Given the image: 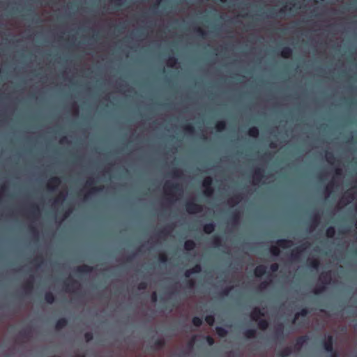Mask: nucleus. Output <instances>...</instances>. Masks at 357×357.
Returning <instances> with one entry per match:
<instances>
[{"label":"nucleus","mask_w":357,"mask_h":357,"mask_svg":"<svg viewBox=\"0 0 357 357\" xmlns=\"http://www.w3.org/2000/svg\"><path fill=\"white\" fill-rule=\"evenodd\" d=\"M334 185H335V181L333 180V181H331L326 187V192H327L328 193H330L331 192V189L332 187H333Z\"/></svg>","instance_id":"obj_59"},{"label":"nucleus","mask_w":357,"mask_h":357,"mask_svg":"<svg viewBox=\"0 0 357 357\" xmlns=\"http://www.w3.org/2000/svg\"><path fill=\"white\" fill-rule=\"evenodd\" d=\"M195 32H196L198 36H201L203 38H205L206 36V32L199 27H197L194 29Z\"/></svg>","instance_id":"obj_44"},{"label":"nucleus","mask_w":357,"mask_h":357,"mask_svg":"<svg viewBox=\"0 0 357 357\" xmlns=\"http://www.w3.org/2000/svg\"><path fill=\"white\" fill-rule=\"evenodd\" d=\"M148 287V284L146 282H141L137 285V289L139 290H145Z\"/></svg>","instance_id":"obj_53"},{"label":"nucleus","mask_w":357,"mask_h":357,"mask_svg":"<svg viewBox=\"0 0 357 357\" xmlns=\"http://www.w3.org/2000/svg\"><path fill=\"white\" fill-rule=\"evenodd\" d=\"M226 128V122L225 121H218L215 124V129L218 132H222Z\"/></svg>","instance_id":"obj_33"},{"label":"nucleus","mask_w":357,"mask_h":357,"mask_svg":"<svg viewBox=\"0 0 357 357\" xmlns=\"http://www.w3.org/2000/svg\"><path fill=\"white\" fill-rule=\"evenodd\" d=\"M78 284L77 280L69 279L64 282V285L66 287V291L70 292H75V285Z\"/></svg>","instance_id":"obj_11"},{"label":"nucleus","mask_w":357,"mask_h":357,"mask_svg":"<svg viewBox=\"0 0 357 357\" xmlns=\"http://www.w3.org/2000/svg\"><path fill=\"white\" fill-rule=\"evenodd\" d=\"M331 275H330V273L326 272V273H322L321 274V276H320V280L321 282H322V284L321 285H318L314 290H313V293L315 294V295H319L321 294V293H323L326 287V284H328L330 283L331 282Z\"/></svg>","instance_id":"obj_2"},{"label":"nucleus","mask_w":357,"mask_h":357,"mask_svg":"<svg viewBox=\"0 0 357 357\" xmlns=\"http://www.w3.org/2000/svg\"><path fill=\"white\" fill-rule=\"evenodd\" d=\"M241 200V196L239 194L234 195L232 197H231L228 200V203L229 204L236 205L239 203Z\"/></svg>","instance_id":"obj_29"},{"label":"nucleus","mask_w":357,"mask_h":357,"mask_svg":"<svg viewBox=\"0 0 357 357\" xmlns=\"http://www.w3.org/2000/svg\"><path fill=\"white\" fill-rule=\"evenodd\" d=\"M166 344V342L164 339L158 338L154 342L153 349L155 350H160L162 349Z\"/></svg>","instance_id":"obj_20"},{"label":"nucleus","mask_w":357,"mask_h":357,"mask_svg":"<svg viewBox=\"0 0 357 357\" xmlns=\"http://www.w3.org/2000/svg\"><path fill=\"white\" fill-rule=\"evenodd\" d=\"M212 245L214 248L222 247L223 244L221 238L218 236H213Z\"/></svg>","instance_id":"obj_25"},{"label":"nucleus","mask_w":357,"mask_h":357,"mask_svg":"<svg viewBox=\"0 0 357 357\" xmlns=\"http://www.w3.org/2000/svg\"><path fill=\"white\" fill-rule=\"evenodd\" d=\"M182 171L177 167L172 168L169 172V175L174 178H180L182 176Z\"/></svg>","instance_id":"obj_28"},{"label":"nucleus","mask_w":357,"mask_h":357,"mask_svg":"<svg viewBox=\"0 0 357 357\" xmlns=\"http://www.w3.org/2000/svg\"><path fill=\"white\" fill-rule=\"evenodd\" d=\"M312 225H314V227L317 226L319 224V218L318 215H315L314 217H312Z\"/></svg>","instance_id":"obj_58"},{"label":"nucleus","mask_w":357,"mask_h":357,"mask_svg":"<svg viewBox=\"0 0 357 357\" xmlns=\"http://www.w3.org/2000/svg\"><path fill=\"white\" fill-rule=\"evenodd\" d=\"M326 161L330 164H333L335 160V158L333 153L329 151L326 152Z\"/></svg>","instance_id":"obj_37"},{"label":"nucleus","mask_w":357,"mask_h":357,"mask_svg":"<svg viewBox=\"0 0 357 357\" xmlns=\"http://www.w3.org/2000/svg\"><path fill=\"white\" fill-rule=\"evenodd\" d=\"M30 332L27 330H22L20 331L19 335L22 337H27L29 336Z\"/></svg>","instance_id":"obj_56"},{"label":"nucleus","mask_w":357,"mask_h":357,"mask_svg":"<svg viewBox=\"0 0 357 357\" xmlns=\"http://www.w3.org/2000/svg\"><path fill=\"white\" fill-rule=\"evenodd\" d=\"M164 190L166 194L173 196L176 192H181L182 188L179 183L167 181L164 185Z\"/></svg>","instance_id":"obj_3"},{"label":"nucleus","mask_w":357,"mask_h":357,"mask_svg":"<svg viewBox=\"0 0 357 357\" xmlns=\"http://www.w3.org/2000/svg\"><path fill=\"white\" fill-rule=\"evenodd\" d=\"M193 274L199 273L202 271V266L200 264H195L192 268H191Z\"/></svg>","instance_id":"obj_49"},{"label":"nucleus","mask_w":357,"mask_h":357,"mask_svg":"<svg viewBox=\"0 0 357 357\" xmlns=\"http://www.w3.org/2000/svg\"><path fill=\"white\" fill-rule=\"evenodd\" d=\"M268 13V17H275L277 15V13L274 8L269 10Z\"/></svg>","instance_id":"obj_61"},{"label":"nucleus","mask_w":357,"mask_h":357,"mask_svg":"<svg viewBox=\"0 0 357 357\" xmlns=\"http://www.w3.org/2000/svg\"><path fill=\"white\" fill-rule=\"evenodd\" d=\"M183 130L185 133L190 134V135L194 134L195 132V127L190 123L184 125Z\"/></svg>","instance_id":"obj_31"},{"label":"nucleus","mask_w":357,"mask_h":357,"mask_svg":"<svg viewBox=\"0 0 357 357\" xmlns=\"http://www.w3.org/2000/svg\"><path fill=\"white\" fill-rule=\"evenodd\" d=\"M248 134L249 136L256 138L259 136V131L257 127L253 126L248 129Z\"/></svg>","instance_id":"obj_27"},{"label":"nucleus","mask_w":357,"mask_h":357,"mask_svg":"<svg viewBox=\"0 0 357 357\" xmlns=\"http://www.w3.org/2000/svg\"><path fill=\"white\" fill-rule=\"evenodd\" d=\"M335 234V229L333 227L331 226L326 229V235L328 238H333Z\"/></svg>","instance_id":"obj_39"},{"label":"nucleus","mask_w":357,"mask_h":357,"mask_svg":"<svg viewBox=\"0 0 357 357\" xmlns=\"http://www.w3.org/2000/svg\"><path fill=\"white\" fill-rule=\"evenodd\" d=\"M215 225L213 222L206 223L203 227V231L206 234H211L215 230Z\"/></svg>","instance_id":"obj_18"},{"label":"nucleus","mask_w":357,"mask_h":357,"mask_svg":"<svg viewBox=\"0 0 357 357\" xmlns=\"http://www.w3.org/2000/svg\"><path fill=\"white\" fill-rule=\"evenodd\" d=\"M93 267L86 264L79 266L76 268V272L79 273L88 274L93 271Z\"/></svg>","instance_id":"obj_13"},{"label":"nucleus","mask_w":357,"mask_h":357,"mask_svg":"<svg viewBox=\"0 0 357 357\" xmlns=\"http://www.w3.org/2000/svg\"><path fill=\"white\" fill-rule=\"evenodd\" d=\"M29 213L33 217H36L39 213V208L36 204H32L30 206Z\"/></svg>","instance_id":"obj_34"},{"label":"nucleus","mask_w":357,"mask_h":357,"mask_svg":"<svg viewBox=\"0 0 357 357\" xmlns=\"http://www.w3.org/2000/svg\"><path fill=\"white\" fill-rule=\"evenodd\" d=\"M258 324V327L263 331H265L268 327V321L266 319H261L257 321Z\"/></svg>","instance_id":"obj_30"},{"label":"nucleus","mask_w":357,"mask_h":357,"mask_svg":"<svg viewBox=\"0 0 357 357\" xmlns=\"http://www.w3.org/2000/svg\"><path fill=\"white\" fill-rule=\"evenodd\" d=\"M275 339L284 340V326L282 324H280L276 329L275 333Z\"/></svg>","instance_id":"obj_15"},{"label":"nucleus","mask_w":357,"mask_h":357,"mask_svg":"<svg viewBox=\"0 0 357 357\" xmlns=\"http://www.w3.org/2000/svg\"><path fill=\"white\" fill-rule=\"evenodd\" d=\"M167 255L165 253H161L159 255V261L160 263L165 264L167 261Z\"/></svg>","instance_id":"obj_51"},{"label":"nucleus","mask_w":357,"mask_h":357,"mask_svg":"<svg viewBox=\"0 0 357 357\" xmlns=\"http://www.w3.org/2000/svg\"><path fill=\"white\" fill-rule=\"evenodd\" d=\"M30 280H29L26 284H25V289L27 290V291H31L33 289V276H31L30 277Z\"/></svg>","instance_id":"obj_43"},{"label":"nucleus","mask_w":357,"mask_h":357,"mask_svg":"<svg viewBox=\"0 0 357 357\" xmlns=\"http://www.w3.org/2000/svg\"><path fill=\"white\" fill-rule=\"evenodd\" d=\"M185 208L186 211L189 214H195L197 213H200L203 211L202 205L194 202V201H188L185 204Z\"/></svg>","instance_id":"obj_4"},{"label":"nucleus","mask_w":357,"mask_h":357,"mask_svg":"<svg viewBox=\"0 0 357 357\" xmlns=\"http://www.w3.org/2000/svg\"><path fill=\"white\" fill-rule=\"evenodd\" d=\"M291 353L292 348L291 347H287L278 353V356L280 357H288Z\"/></svg>","instance_id":"obj_24"},{"label":"nucleus","mask_w":357,"mask_h":357,"mask_svg":"<svg viewBox=\"0 0 357 357\" xmlns=\"http://www.w3.org/2000/svg\"><path fill=\"white\" fill-rule=\"evenodd\" d=\"M276 244L278 246H272L270 248V252L273 256H278L280 253V249L278 247L282 248H290L293 245V242L291 240L282 238L279 239L276 241Z\"/></svg>","instance_id":"obj_1"},{"label":"nucleus","mask_w":357,"mask_h":357,"mask_svg":"<svg viewBox=\"0 0 357 357\" xmlns=\"http://www.w3.org/2000/svg\"><path fill=\"white\" fill-rule=\"evenodd\" d=\"M68 324V320L66 318H60L59 319L55 324V328L57 331H59L63 328H65Z\"/></svg>","instance_id":"obj_16"},{"label":"nucleus","mask_w":357,"mask_h":357,"mask_svg":"<svg viewBox=\"0 0 357 357\" xmlns=\"http://www.w3.org/2000/svg\"><path fill=\"white\" fill-rule=\"evenodd\" d=\"M192 322L193 325L196 327H199L203 324L202 319L198 317H194L192 319Z\"/></svg>","instance_id":"obj_41"},{"label":"nucleus","mask_w":357,"mask_h":357,"mask_svg":"<svg viewBox=\"0 0 357 357\" xmlns=\"http://www.w3.org/2000/svg\"><path fill=\"white\" fill-rule=\"evenodd\" d=\"M177 63L178 59L175 56H169L167 61V64L169 67H174Z\"/></svg>","instance_id":"obj_40"},{"label":"nucleus","mask_w":357,"mask_h":357,"mask_svg":"<svg viewBox=\"0 0 357 357\" xmlns=\"http://www.w3.org/2000/svg\"><path fill=\"white\" fill-rule=\"evenodd\" d=\"M233 287H226L221 292H220V295L222 296H227L231 291L232 290Z\"/></svg>","instance_id":"obj_47"},{"label":"nucleus","mask_w":357,"mask_h":357,"mask_svg":"<svg viewBox=\"0 0 357 357\" xmlns=\"http://www.w3.org/2000/svg\"><path fill=\"white\" fill-rule=\"evenodd\" d=\"M243 335L248 339L253 338L256 335V330L255 329L245 330L243 333Z\"/></svg>","instance_id":"obj_32"},{"label":"nucleus","mask_w":357,"mask_h":357,"mask_svg":"<svg viewBox=\"0 0 357 357\" xmlns=\"http://www.w3.org/2000/svg\"><path fill=\"white\" fill-rule=\"evenodd\" d=\"M310 245L308 242H305L302 245L298 246L295 249L291 251V257L294 260H298L300 259L302 253L306 250V248Z\"/></svg>","instance_id":"obj_6"},{"label":"nucleus","mask_w":357,"mask_h":357,"mask_svg":"<svg viewBox=\"0 0 357 357\" xmlns=\"http://www.w3.org/2000/svg\"><path fill=\"white\" fill-rule=\"evenodd\" d=\"M278 269H279V265L278 264H276V263L272 264L270 266V270L273 273H275V272L278 271Z\"/></svg>","instance_id":"obj_57"},{"label":"nucleus","mask_w":357,"mask_h":357,"mask_svg":"<svg viewBox=\"0 0 357 357\" xmlns=\"http://www.w3.org/2000/svg\"><path fill=\"white\" fill-rule=\"evenodd\" d=\"M204 320L209 326H213L215 323V317L212 314L206 315Z\"/></svg>","instance_id":"obj_42"},{"label":"nucleus","mask_w":357,"mask_h":357,"mask_svg":"<svg viewBox=\"0 0 357 357\" xmlns=\"http://www.w3.org/2000/svg\"><path fill=\"white\" fill-rule=\"evenodd\" d=\"M44 299L48 304H52L55 301V296L51 291H47L45 294Z\"/></svg>","instance_id":"obj_23"},{"label":"nucleus","mask_w":357,"mask_h":357,"mask_svg":"<svg viewBox=\"0 0 357 357\" xmlns=\"http://www.w3.org/2000/svg\"><path fill=\"white\" fill-rule=\"evenodd\" d=\"M255 275L257 278H261L267 273L266 266L264 265H259L257 266L254 271Z\"/></svg>","instance_id":"obj_14"},{"label":"nucleus","mask_w":357,"mask_h":357,"mask_svg":"<svg viewBox=\"0 0 357 357\" xmlns=\"http://www.w3.org/2000/svg\"><path fill=\"white\" fill-rule=\"evenodd\" d=\"M158 296L156 292H153L151 295V301L155 303L157 301Z\"/></svg>","instance_id":"obj_64"},{"label":"nucleus","mask_w":357,"mask_h":357,"mask_svg":"<svg viewBox=\"0 0 357 357\" xmlns=\"http://www.w3.org/2000/svg\"><path fill=\"white\" fill-rule=\"evenodd\" d=\"M264 316L263 311L259 307H255L250 313V318L252 321H257L261 317Z\"/></svg>","instance_id":"obj_10"},{"label":"nucleus","mask_w":357,"mask_h":357,"mask_svg":"<svg viewBox=\"0 0 357 357\" xmlns=\"http://www.w3.org/2000/svg\"><path fill=\"white\" fill-rule=\"evenodd\" d=\"M84 339L86 342H89L93 340V335L91 332H86L84 334Z\"/></svg>","instance_id":"obj_50"},{"label":"nucleus","mask_w":357,"mask_h":357,"mask_svg":"<svg viewBox=\"0 0 357 357\" xmlns=\"http://www.w3.org/2000/svg\"><path fill=\"white\" fill-rule=\"evenodd\" d=\"M292 54H293L292 49L287 46L284 47L280 52L281 56L284 59L290 58Z\"/></svg>","instance_id":"obj_17"},{"label":"nucleus","mask_w":357,"mask_h":357,"mask_svg":"<svg viewBox=\"0 0 357 357\" xmlns=\"http://www.w3.org/2000/svg\"><path fill=\"white\" fill-rule=\"evenodd\" d=\"M195 247L196 244L192 240H187L184 243V249L186 251H192L195 248Z\"/></svg>","instance_id":"obj_22"},{"label":"nucleus","mask_w":357,"mask_h":357,"mask_svg":"<svg viewBox=\"0 0 357 357\" xmlns=\"http://www.w3.org/2000/svg\"><path fill=\"white\" fill-rule=\"evenodd\" d=\"M213 180L211 177H206L202 181V186L204 188L212 187Z\"/></svg>","instance_id":"obj_38"},{"label":"nucleus","mask_w":357,"mask_h":357,"mask_svg":"<svg viewBox=\"0 0 357 357\" xmlns=\"http://www.w3.org/2000/svg\"><path fill=\"white\" fill-rule=\"evenodd\" d=\"M192 274H193V273H192V270H191V268H190V269H188V270H186V271H185V272L184 273V276H185V278H190V277L191 276V275H192Z\"/></svg>","instance_id":"obj_62"},{"label":"nucleus","mask_w":357,"mask_h":357,"mask_svg":"<svg viewBox=\"0 0 357 357\" xmlns=\"http://www.w3.org/2000/svg\"><path fill=\"white\" fill-rule=\"evenodd\" d=\"M216 333L220 337H225L227 335V331L220 326H218L215 328Z\"/></svg>","instance_id":"obj_36"},{"label":"nucleus","mask_w":357,"mask_h":357,"mask_svg":"<svg viewBox=\"0 0 357 357\" xmlns=\"http://www.w3.org/2000/svg\"><path fill=\"white\" fill-rule=\"evenodd\" d=\"M307 265L312 269L317 270L320 266V261L318 259H308Z\"/></svg>","instance_id":"obj_19"},{"label":"nucleus","mask_w":357,"mask_h":357,"mask_svg":"<svg viewBox=\"0 0 357 357\" xmlns=\"http://www.w3.org/2000/svg\"><path fill=\"white\" fill-rule=\"evenodd\" d=\"M29 231H30V232H31L33 235H34L35 236H38V231H37V229H36V228L35 227H33V226H32V225H30V226L29 227Z\"/></svg>","instance_id":"obj_60"},{"label":"nucleus","mask_w":357,"mask_h":357,"mask_svg":"<svg viewBox=\"0 0 357 357\" xmlns=\"http://www.w3.org/2000/svg\"><path fill=\"white\" fill-rule=\"evenodd\" d=\"M96 181L94 178H90L86 181V185L88 187H90V190L84 195V199L85 200H87L89 197L90 195L94 194L96 192H100L102 190L103 187H96L94 185L96 184Z\"/></svg>","instance_id":"obj_5"},{"label":"nucleus","mask_w":357,"mask_h":357,"mask_svg":"<svg viewBox=\"0 0 357 357\" xmlns=\"http://www.w3.org/2000/svg\"><path fill=\"white\" fill-rule=\"evenodd\" d=\"M61 179L57 176H54L50 178L47 183V188L50 190L54 191L61 184Z\"/></svg>","instance_id":"obj_8"},{"label":"nucleus","mask_w":357,"mask_h":357,"mask_svg":"<svg viewBox=\"0 0 357 357\" xmlns=\"http://www.w3.org/2000/svg\"><path fill=\"white\" fill-rule=\"evenodd\" d=\"M214 192L213 187L204 188V194L206 197H211Z\"/></svg>","instance_id":"obj_46"},{"label":"nucleus","mask_w":357,"mask_h":357,"mask_svg":"<svg viewBox=\"0 0 357 357\" xmlns=\"http://www.w3.org/2000/svg\"><path fill=\"white\" fill-rule=\"evenodd\" d=\"M44 262V260L41 256H38L33 259V263H34L37 266H40Z\"/></svg>","instance_id":"obj_45"},{"label":"nucleus","mask_w":357,"mask_h":357,"mask_svg":"<svg viewBox=\"0 0 357 357\" xmlns=\"http://www.w3.org/2000/svg\"><path fill=\"white\" fill-rule=\"evenodd\" d=\"M269 285V282H267V281H264L262 282L259 286V289L260 290H264V289H266L268 286Z\"/></svg>","instance_id":"obj_55"},{"label":"nucleus","mask_w":357,"mask_h":357,"mask_svg":"<svg viewBox=\"0 0 357 357\" xmlns=\"http://www.w3.org/2000/svg\"><path fill=\"white\" fill-rule=\"evenodd\" d=\"M195 286V282L192 279H189L185 282V287L188 289H192Z\"/></svg>","instance_id":"obj_48"},{"label":"nucleus","mask_w":357,"mask_h":357,"mask_svg":"<svg viewBox=\"0 0 357 357\" xmlns=\"http://www.w3.org/2000/svg\"><path fill=\"white\" fill-rule=\"evenodd\" d=\"M173 225H167L162 229L158 231L160 236H167L169 234L170 231L173 229Z\"/></svg>","instance_id":"obj_26"},{"label":"nucleus","mask_w":357,"mask_h":357,"mask_svg":"<svg viewBox=\"0 0 357 357\" xmlns=\"http://www.w3.org/2000/svg\"><path fill=\"white\" fill-rule=\"evenodd\" d=\"M309 337L307 335H302L298 337L296 340V343L294 346V349L296 351H300L301 347L307 342Z\"/></svg>","instance_id":"obj_9"},{"label":"nucleus","mask_w":357,"mask_h":357,"mask_svg":"<svg viewBox=\"0 0 357 357\" xmlns=\"http://www.w3.org/2000/svg\"><path fill=\"white\" fill-rule=\"evenodd\" d=\"M329 357H339V354L336 350L329 353Z\"/></svg>","instance_id":"obj_63"},{"label":"nucleus","mask_w":357,"mask_h":357,"mask_svg":"<svg viewBox=\"0 0 357 357\" xmlns=\"http://www.w3.org/2000/svg\"><path fill=\"white\" fill-rule=\"evenodd\" d=\"M205 338H206V342L208 343V344L209 346H212L215 343V340L211 336L207 335V336H206Z\"/></svg>","instance_id":"obj_54"},{"label":"nucleus","mask_w":357,"mask_h":357,"mask_svg":"<svg viewBox=\"0 0 357 357\" xmlns=\"http://www.w3.org/2000/svg\"><path fill=\"white\" fill-rule=\"evenodd\" d=\"M334 340L331 335H328L321 341V344L324 350L328 352H332L335 349H333Z\"/></svg>","instance_id":"obj_7"},{"label":"nucleus","mask_w":357,"mask_h":357,"mask_svg":"<svg viewBox=\"0 0 357 357\" xmlns=\"http://www.w3.org/2000/svg\"><path fill=\"white\" fill-rule=\"evenodd\" d=\"M65 197H66L65 195H63L62 193L59 194V197L54 200V204H59L61 202L64 201Z\"/></svg>","instance_id":"obj_52"},{"label":"nucleus","mask_w":357,"mask_h":357,"mask_svg":"<svg viewBox=\"0 0 357 357\" xmlns=\"http://www.w3.org/2000/svg\"><path fill=\"white\" fill-rule=\"evenodd\" d=\"M309 311L306 307L302 308L299 312L296 313L293 319L292 323L295 324L299 317H305L307 315Z\"/></svg>","instance_id":"obj_21"},{"label":"nucleus","mask_w":357,"mask_h":357,"mask_svg":"<svg viewBox=\"0 0 357 357\" xmlns=\"http://www.w3.org/2000/svg\"><path fill=\"white\" fill-rule=\"evenodd\" d=\"M240 219V213L238 211H234L231 215V221L234 225L238 222Z\"/></svg>","instance_id":"obj_35"},{"label":"nucleus","mask_w":357,"mask_h":357,"mask_svg":"<svg viewBox=\"0 0 357 357\" xmlns=\"http://www.w3.org/2000/svg\"><path fill=\"white\" fill-rule=\"evenodd\" d=\"M264 170L261 168H257L253 174V179L256 183H259L264 178Z\"/></svg>","instance_id":"obj_12"}]
</instances>
